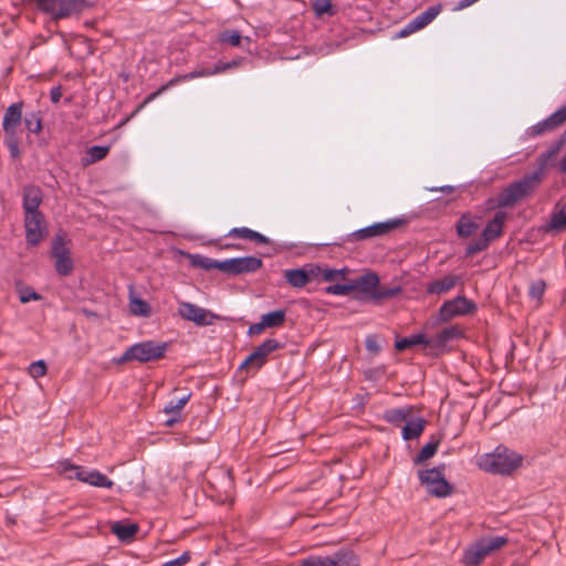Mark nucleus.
Returning a JSON list of instances; mask_svg holds the SVG:
<instances>
[{
    "label": "nucleus",
    "mask_w": 566,
    "mask_h": 566,
    "mask_svg": "<svg viewBox=\"0 0 566 566\" xmlns=\"http://www.w3.org/2000/svg\"><path fill=\"white\" fill-rule=\"evenodd\" d=\"M542 170L523 176L504 188L497 197L500 208L512 207L518 201L530 197L542 182Z\"/></svg>",
    "instance_id": "obj_1"
},
{
    "label": "nucleus",
    "mask_w": 566,
    "mask_h": 566,
    "mask_svg": "<svg viewBox=\"0 0 566 566\" xmlns=\"http://www.w3.org/2000/svg\"><path fill=\"white\" fill-rule=\"evenodd\" d=\"M522 463V455L499 446L491 453L483 454L479 460L480 469L493 474H510L516 470Z\"/></svg>",
    "instance_id": "obj_2"
},
{
    "label": "nucleus",
    "mask_w": 566,
    "mask_h": 566,
    "mask_svg": "<svg viewBox=\"0 0 566 566\" xmlns=\"http://www.w3.org/2000/svg\"><path fill=\"white\" fill-rule=\"evenodd\" d=\"M507 543L504 536L481 537L463 555L465 566H479L490 554L501 549Z\"/></svg>",
    "instance_id": "obj_3"
},
{
    "label": "nucleus",
    "mask_w": 566,
    "mask_h": 566,
    "mask_svg": "<svg viewBox=\"0 0 566 566\" xmlns=\"http://www.w3.org/2000/svg\"><path fill=\"white\" fill-rule=\"evenodd\" d=\"M57 469L67 479H76L92 486L111 489L114 485V482L99 471L87 470L71 463L69 460L59 462Z\"/></svg>",
    "instance_id": "obj_4"
},
{
    "label": "nucleus",
    "mask_w": 566,
    "mask_h": 566,
    "mask_svg": "<svg viewBox=\"0 0 566 566\" xmlns=\"http://www.w3.org/2000/svg\"><path fill=\"white\" fill-rule=\"evenodd\" d=\"M40 11L53 20L70 19L81 14L86 8L84 0H34Z\"/></svg>",
    "instance_id": "obj_5"
},
{
    "label": "nucleus",
    "mask_w": 566,
    "mask_h": 566,
    "mask_svg": "<svg viewBox=\"0 0 566 566\" xmlns=\"http://www.w3.org/2000/svg\"><path fill=\"white\" fill-rule=\"evenodd\" d=\"M168 345L164 342L145 340L128 347L118 361L137 360L139 363L155 361L164 357Z\"/></svg>",
    "instance_id": "obj_6"
},
{
    "label": "nucleus",
    "mask_w": 566,
    "mask_h": 566,
    "mask_svg": "<svg viewBox=\"0 0 566 566\" xmlns=\"http://www.w3.org/2000/svg\"><path fill=\"white\" fill-rule=\"evenodd\" d=\"M443 471L444 464L418 472V478L427 492L437 497H447L453 492V486L446 480Z\"/></svg>",
    "instance_id": "obj_7"
},
{
    "label": "nucleus",
    "mask_w": 566,
    "mask_h": 566,
    "mask_svg": "<svg viewBox=\"0 0 566 566\" xmlns=\"http://www.w3.org/2000/svg\"><path fill=\"white\" fill-rule=\"evenodd\" d=\"M298 566H358V559L350 549L340 548L331 555H311Z\"/></svg>",
    "instance_id": "obj_8"
},
{
    "label": "nucleus",
    "mask_w": 566,
    "mask_h": 566,
    "mask_svg": "<svg viewBox=\"0 0 566 566\" xmlns=\"http://www.w3.org/2000/svg\"><path fill=\"white\" fill-rule=\"evenodd\" d=\"M318 273H321L319 265L307 263L302 268L284 270L283 276L289 285L300 290L310 283L317 282Z\"/></svg>",
    "instance_id": "obj_9"
},
{
    "label": "nucleus",
    "mask_w": 566,
    "mask_h": 566,
    "mask_svg": "<svg viewBox=\"0 0 566 566\" xmlns=\"http://www.w3.org/2000/svg\"><path fill=\"white\" fill-rule=\"evenodd\" d=\"M178 314L186 321L195 323L197 326H209L219 318L211 311L200 307L190 302H179Z\"/></svg>",
    "instance_id": "obj_10"
},
{
    "label": "nucleus",
    "mask_w": 566,
    "mask_h": 566,
    "mask_svg": "<svg viewBox=\"0 0 566 566\" xmlns=\"http://www.w3.org/2000/svg\"><path fill=\"white\" fill-rule=\"evenodd\" d=\"M475 310V304L464 296H457L446 301L439 308L438 319L448 322L454 317L463 316Z\"/></svg>",
    "instance_id": "obj_11"
},
{
    "label": "nucleus",
    "mask_w": 566,
    "mask_h": 566,
    "mask_svg": "<svg viewBox=\"0 0 566 566\" xmlns=\"http://www.w3.org/2000/svg\"><path fill=\"white\" fill-rule=\"evenodd\" d=\"M221 265L222 272L237 275L258 271L262 266V260L252 255L231 258L223 260Z\"/></svg>",
    "instance_id": "obj_12"
},
{
    "label": "nucleus",
    "mask_w": 566,
    "mask_h": 566,
    "mask_svg": "<svg viewBox=\"0 0 566 566\" xmlns=\"http://www.w3.org/2000/svg\"><path fill=\"white\" fill-rule=\"evenodd\" d=\"M25 240L30 245H38L45 235L46 223L42 212L24 214Z\"/></svg>",
    "instance_id": "obj_13"
},
{
    "label": "nucleus",
    "mask_w": 566,
    "mask_h": 566,
    "mask_svg": "<svg viewBox=\"0 0 566 566\" xmlns=\"http://www.w3.org/2000/svg\"><path fill=\"white\" fill-rule=\"evenodd\" d=\"M277 348H280V343L276 339H265L241 363L240 369L247 366L260 369L266 363L268 356Z\"/></svg>",
    "instance_id": "obj_14"
},
{
    "label": "nucleus",
    "mask_w": 566,
    "mask_h": 566,
    "mask_svg": "<svg viewBox=\"0 0 566 566\" xmlns=\"http://www.w3.org/2000/svg\"><path fill=\"white\" fill-rule=\"evenodd\" d=\"M52 255L55 259V270L59 274L66 276L73 270V262L70 250L66 248L61 235H56L52 243Z\"/></svg>",
    "instance_id": "obj_15"
},
{
    "label": "nucleus",
    "mask_w": 566,
    "mask_h": 566,
    "mask_svg": "<svg viewBox=\"0 0 566 566\" xmlns=\"http://www.w3.org/2000/svg\"><path fill=\"white\" fill-rule=\"evenodd\" d=\"M400 223L401 221L397 219L377 222L371 226L354 231L350 234V238L353 240H367L370 238L382 237L398 228Z\"/></svg>",
    "instance_id": "obj_16"
},
{
    "label": "nucleus",
    "mask_w": 566,
    "mask_h": 566,
    "mask_svg": "<svg viewBox=\"0 0 566 566\" xmlns=\"http://www.w3.org/2000/svg\"><path fill=\"white\" fill-rule=\"evenodd\" d=\"M462 332L457 326L443 328L436 337L429 338V350L438 356L449 350V344L460 337Z\"/></svg>",
    "instance_id": "obj_17"
},
{
    "label": "nucleus",
    "mask_w": 566,
    "mask_h": 566,
    "mask_svg": "<svg viewBox=\"0 0 566 566\" xmlns=\"http://www.w3.org/2000/svg\"><path fill=\"white\" fill-rule=\"evenodd\" d=\"M43 200L42 191L39 187L28 185L22 189V208L24 214L39 213Z\"/></svg>",
    "instance_id": "obj_18"
},
{
    "label": "nucleus",
    "mask_w": 566,
    "mask_h": 566,
    "mask_svg": "<svg viewBox=\"0 0 566 566\" xmlns=\"http://www.w3.org/2000/svg\"><path fill=\"white\" fill-rule=\"evenodd\" d=\"M22 102L12 103L4 112L2 128L4 135H14L22 120Z\"/></svg>",
    "instance_id": "obj_19"
},
{
    "label": "nucleus",
    "mask_w": 566,
    "mask_h": 566,
    "mask_svg": "<svg viewBox=\"0 0 566 566\" xmlns=\"http://www.w3.org/2000/svg\"><path fill=\"white\" fill-rule=\"evenodd\" d=\"M507 219V213L505 211L499 210L494 214L493 219L490 220L484 227L482 234L490 242L500 238L503 233V227Z\"/></svg>",
    "instance_id": "obj_20"
},
{
    "label": "nucleus",
    "mask_w": 566,
    "mask_h": 566,
    "mask_svg": "<svg viewBox=\"0 0 566 566\" xmlns=\"http://www.w3.org/2000/svg\"><path fill=\"white\" fill-rule=\"evenodd\" d=\"M352 283L354 291L357 290L373 300L376 287L379 285V277L376 273L370 272L353 280Z\"/></svg>",
    "instance_id": "obj_21"
},
{
    "label": "nucleus",
    "mask_w": 566,
    "mask_h": 566,
    "mask_svg": "<svg viewBox=\"0 0 566 566\" xmlns=\"http://www.w3.org/2000/svg\"><path fill=\"white\" fill-rule=\"evenodd\" d=\"M227 237L245 239V240L254 241L259 244H268L269 243V239L265 235H263L262 233L254 231L250 228H247V227L232 228L227 233Z\"/></svg>",
    "instance_id": "obj_22"
},
{
    "label": "nucleus",
    "mask_w": 566,
    "mask_h": 566,
    "mask_svg": "<svg viewBox=\"0 0 566 566\" xmlns=\"http://www.w3.org/2000/svg\"><path fill=\"white\" fill-rule=\"evenodd\" d=\"M459 281L457 275H446L428 284L427 292L429 294H443L452 290Z\"/></svg>",
    "instance_id": "obj_23"
},
{
    "label": "nucleus",
    "mask_w": 566,
    "mask_h": 566,
    "mask_svg": "<svg viewBox=\"0 0 566 566\" xmlns=\"http://www.w3.org/2000/svg\"><path fill=\"white\" fill-rule=\"evenodd\" d=\"M547 230L554 232H563L566 230V205H557L554 208L547 224Z\"/></svg>",
    "instance_id": "obj_24"
},
{
    "label": "nucleus",
    "mask_w": 566,
    "mask_h": 566,
    "mask_svg": "<svg viewBox=\"0 0 566 566\" xmlns=\"http://www.w3.org/2000/svg\"><path fill=\"white\" fill-rule=\"evenodd\" d=\"M441 10L442 6L436 4L427 8L424 11L416 15L412 19V22L415 23L418 31L427 27L429 23H431L439 15Z\"/></svg>",
    "instance_id": "obj_25"
},
{
    "label": "nucleus",
    "mask_w": 566,
    "mask_h": 566,
    "mask_svg": "<svg viewBox=\"0 0 566 566\" xmlns=\"http://www.w3.org/2000/svg\"><path fill=\"white\" fill-rule=\"evenodd\" d=\"M424 426L426 420L422 418L407 420L401 431L402 439H417L422 433Z\"/></svg>",
    "instance_id": "obj_26"
},
{
    "label": "nucleus",
    "mask_w": 566,
    "mask_h": 566,
    "mask_svg": "<svg viewBox=\"0 0 566 566\" xmlns=\"http://www.w3.org/2000/svg\"><path fill=\"white\" fill-rule=\"evenodd\" d=\"M416 345H423L429 348V338L423 333H418L397 339L395 343L396 349L400 352Z\"/></svg>",
    "instance_id": "obj_27"
},
{
    "label": "nucleus",
    "mask_w": 566,
    "mask_h": 566,
    "mask_svg": "<svg viewBox=\"0 0 566 566\" xmlns=\"http://www.w3.org/2000/svg\"><path fill=\"white\" fill-rule=\"evenodd\" d=\"M556 129V126L553 122V118L548 116L547 118L536 123L535 125L531 126L526 130V135L528 137L535 138L538 137L545 133L552 132Z\"/></svg>",
    "instance_id": "obj_28"
},
{
    "label": "nucleus",
    "mask_w": 566,
    "mask_h": 566,
    "mask_svg": "<svg viewBox=\"0 0 566 566\" xmlns=\"http://www.w3.org/2000/svg\"><path fill=\"white\" fill-rule=\"evenodd\" d=\"M109 146H92L87 149L86 156L82 159L83 165H92L98 160L104 159L108 153Z\"/></svg>",
    "instance_id": "obj_29"
},
{
    "label": "nucleus",
    "mask_w": 566,
    "mask_h": 566,
    "mask_svg": "<svg viewBox=\"0 0 566 566\" xmlns=\"http://www.w3.org/2000/svg\"><path fill=\"white\" fill-rule=\"evenodd\" d=\"M410 412V408L407 407L392 408L385 411L384 419L389 423L398 426L401 422L407 421Z\"/></svg>",
    "instance_id": "obj_30"
},
{
    "label": "nucleus",
    "mask_w": 566,
    "mask_h": 566,
    "mask_svg": "<svg viewBox=\"0 0 566 566\" xmlns=\"http://www.w3.org/2000/svg\"><path fill=\"white\" fill-rule=\"evenodd\" d=\"M439 444H440V440L439 439H437V440L432 439L431 441L426 443L421 448L419 453L415 457L413 463L416 465H418V464L424 462L426 460L432 458L436 454V452H437V450L439 448Z\"/></svg>",
    "instance_id": "obj_31"
},
{
    "label": "nucleus",
    "mask_w": 566,
    "mask_h": 566,
    "mask_svg": "<svg viewBox=\"0 0 566 566\" xmlns=\"http://www.w3.org/2000/svg\"><path fill=\"white\" fill-rule=\"evenodd\" d=\"M479 228V223L473 221L469 216L463 214L457 223V233L459 237L468 238Z\"/></svg>",
    "instance_id": "obj_32"
},
{
    "label": "nucleus",
    "mask_w": 566,
    "mask_h": 566,
    "mask_svg": "<svg viewBox=\"0 0 566 566\" xmlns=\"http://www.w3.org/2000/svg\"><path fill=\"white\" fill-rule=\"evenodd\" d=\"M129 311L135 316L148 317L151 313L149 304L136 296L130 295Z\"/></svg>",
    "instance_id": "obj_33"
},
{
    "label": "nucleus",
    "mask_w": 566,
    "mask_h": 566,
    "mask_svg": "<svg viewBox=\"0 0 566 566\" xmlns=\"http://www.w3.org/2000/svg\"><path fill=\"white\" fill-rule=\"evenodd\" d=\"M285 317L286 313L284 310H276L261 316L263 325H265L266 327L281 326L284 323Z\"/></svg>",
    "instance_id": "obj_34"
},
{
    "label": "nucleus",
    "mask_w": 566,
    "mask_h": 566,
    "mask_svg": "<svg viewBox=\"0 0 566 566\" xmlns=\"http://www.w3.org/2000/svg\"><path fill=\"white\" fill-rule=\"evenodd\" d=\"M192 264L203 270H220L222 271V261L210 259L207 256L196 255L192 258Z\"/></svg>",
    "instance_id": "obj_35"
},
{
    "label": "nucleus",
    "mask_w": 566,
    "mask_h": 566,
    "mask_svg": "<svg viewBox=\"0 0 566 566\" xmlns=\"http://www.w3.org/2000/svg\"><path fill=\"white\" fill-rule=\"evenodd\" d=\"M190 397H191V394L189 392V394H186L182 397L178 398L177 400H170L164 407V412L180 416L181 409L189 401Z\"/></svg>",
    "instance_id": "obj_36"
},
{
    "label": "nucleus",
    "mask_w": 566,
    "mask_h": 566,
    "mask_svg": "<svg viewBox=\"0 0 566 566\" xmlns=\"http://www.w3.org/2000/svg\"><path fill=\"white\" fill-rule=\"evenodd\" d=\"M137 530L138 527L135 524H123L120 522L115 523L113 526V532L123 541L133 537Z\"/></svg>",
    "instance_id": "obj_37"
},
{
    "label": "nucleus",
    "mask_w": 566,
    "mask_h": 566,
    "mask_svg": "<svg viewBox=\"0 0 566 566\" xmlns=\"http://www.w3.org/2000/svg\"><path fill=\"white\" fill-rule=\"evenodd\" d=\"M218 40L220 43L239 46L241 44L242 36L238 30H223L218 34Z\"/></svg>",
    "instance_id": "obj_38"
},
{
    "label": "nucleus",
    "mask_w": 566,
    "mask_h": 566,
    "mask_svg": "<svg viewBox=\"0 0 566 566\" xmlns=\"http://www.w3.org/2000/svg\"><path fill=\"white\" fill-rule=\"evenodd\" d=\"M24 126L30 133L38 134L42 129V119L39 112L29 113L24 117Z\"/></svg>",
    "instance_id": "obj_39"
},
{
    "label": "nucleus",
    "mask_w": 566,
    "mask_h": 566,
    "mask_svg": "<svg viewBox=\"0 0 566 566\" xmlns=\"http://www.w3.org/2000/svg\"><path fill=\"white\" fill-rule=\"evenodd\" d=\"M312 8L317 17L335 14V10L333 9L331 0H314Z\"/></svg>",
    "instance_id": "obj_40"
},
{
    "label": "nucleus",
    "mask_w": 566,
    "mask_h": 566,
    "mask_svg": "<svg viewBox=\"0 0 566 566\" xmlns=\"http://www.w3.org/2000/svg\"><path fill=\"white\" fill-rule=\"evenodd\" d=\"M217 75L216 67L213 66H199L191 72L185 73L184 78L191 81L199 77H209Z\"/></svg>",
    "instance_id": "obj_41"
},
{
    "label": "nucleus",
    "mask_w": 566,
    "mask_h": 566,
    "mask_svg": "<svg viewBox=\"0 0 566 566\" xmlns=\"http://www.w3.org/2000/svg\"><path fill=\"white\" fill-rule=\"evenodd\" d=\"M489 244H490V241L485 237H483V234H481V237L478 240L471 242L467 247L465 254L468 256H471L476 253H480V252L486 250Z\"/></svg>",
    "instance_id": "obj_42"
},
{
    "label": "nucleus",
    "mask_w": 566,
    "mask_h": 566,
    "mask_svg": "<svg viewBox=\"0 0 566 566\" xmlns=\"http://www.w3.org/2000/svg\"><path fill=\"white\" fill-rule=\"evenodd\" d=\"M354 291V285L352 282L345 284H332L326 286L325 292L332 295H348Z\"/></svg>",
    "instance_id": "obj_43"
},
{
    "label": "nucleus",
    "mask_w": 566,
    "mask_h": 566,
    "mask_svg": "<svg viewBox=\"0 0 566 566\" xmlns=\"http://www.w3.org/2000/svg\"><path fill=\"white\" fill-rule=\"evenodd\" d=\"M400 292H401L400 286H395V287H390V289H378V286H377L376 291L374 293L373 301L379 302L385 298H390V297L398 295Z\"/></svg>",
    "instance_id": "obj_44"
},
{
    "label": "nucleus",
    "mask_w": 566,
    "mask_h": 566,
    "mask_svg": "<svg viewBox=\"0 0 566 566\" xmlns=\"http://www.w3.org/2000/svg\"><path fill=\"white\" fill-rule=\"evenodd\" d=\"M545 290H546L545 281L536 280L531 283L530 289H528V295L533 300L541 301Z\"/></svg>",
    "instance_id": "obj_45"
},
{
    "label": "nucleus",
    "mask_w": 566,
    "mask_h": 566,
    "mask_svg": "<svg viewBox=\"0 0 566 566\" xmlns=\"http://www.w3.org/2000/svg\"><path fill=\"white\" fill-rule=\"evenodd\" d=\"M244 61H245L244 57H238V59H234V60L229 61V62H222V61L217 62L214 64L217 75L221 74V73H224V72H227L229 70L239 67L240 65H242V63Z\"/></svg>",
    "instance_id": "obj_46"
},
{
    "label": "nucleus",
    "mask_w": 566,
    "mask_h": 566,
    "mask_svg": "<svg viewBox=\"0 0 566 566\" xmlns=\"http://www.w3.org/2000/svg\"><path fill=\"white\" fill-rule=\"evenodd\" d=\"M319 271L321 273L317 275V281L323 280L325 282H331L334 281L337 276H343L345 270H335L319 266Z\"/></svg>",
    "instance_id": "obj_47"
},
{
    "label": "nucleus",
    "mask_w": 566,
    "mask_h": 566,
    "mask_svg": "<svg viewBox=\"0 0 566 566\" xmlns=\"http://www.w3.org/2000/svg\"><path fill=\"white\" fill-rule=\"evenodd\" d=\"M4 145L8 147L11 157L18 158L20 156L18 135H4Z\"/></svg>",
    "instance_id": "obj_48"
},
{
    "label": "nucleus",
    "mask_w": 566,
    "mask_h": 566,
    "mask_svg": "<svg viewBox=\"0 0 566 566\" xmlns=\"http://www.w3.org/2000/svg\"><path fill=\"white\" fill-rule=\"evenodd\" d=\"M20 302L25 304V303H29L31 301H39L41 300V295L39 293H36L33 289L31 287H24L20 291Z\"/></svg>",
    "instance_id": "obj_49"
},
{
    "label": "nucleus",
    "mask_w": 566,
    "mask_h": 566,
    "mask_svg": "<svg viewBox=\"0 0 566 566\" xmlns=\"http://www.w3.org/2000/svg\"><path fill=\"white\" fill-rule=\"evenodd\" d=\"M29 371L34 378L42 377L46 373V365L43 360L34 361L30 365Z\"/></svg>",
    "instance_id": "obj_50"
},
{
    "label": "nucleus",
    "mask_w": 566,
    "mask_h": 566,
    "mask_svg": "<svg viewBox=\"0 0 566 566\" xmlns=\"http://www.w3.org/2000/svg\"><path fill=\"white\" fill-rule=\"evenodd\" d=\"M553 118V122L557 127L566 123V105L555 111L553 114L549 115Z\"/></svg>",
    "instance_id": "obj_51"
},
{
    "label": "nucleus",
    "mask_w": 566,
    "mask_h": 566,
    "mask_svg": "<svg viewBox=\"0 0 566 566\" xmlns=\"http://www.w3.org/2000/svg\"><path fill=\"white\" fill-rule=\"evenodd\" d=\"M365 345L367 350L374 354L379 353L381 349L378 339L375 336H368L365 340Z\"/></svg>",
    "instance_id": "obj_52"
},
{
    "label": "nucleus",
    "mask_w": 566,
    "mask_h": 566,
    "mask_svg": "<svg viewBox=\"0 0 566 566\" xmlns=\"http://www.w3.org/2000/svg\"><path fill=\"white\" fill-rule=\"evenodd\" d=\"M417 31L418 29L416 28L412 20H410L402 29L399 30V32L396 34V38H406Z\"/></svg>",
    "instance_id": "obj_53"
},
{
    "label": "nucleus",
    "mask_w": 566,
    "mask_h": 566,
    "mask_svg": "<svg viewBox=\"0 0 566 566\" xmlns=\"http://www.w3.org/2000/svg\"><path fill=\"white\" fill-rule=\"evenodd\" d=\"M190 560V554L185 552L179 557L165 563L163 566H181Z\"/></svg>",
    "instance_id": "obj_54"
},
{
    "label": "nucleus",
    "mask_w": 566,
    "mask_h": 566,
    "mask_svg": "<svg viewBox=\"0 0 566 566\" xmlns=\"http://www.w3.org/2000/svg\"><path fill=\"white\" fill-rule=\"evenodd\" d=\"M185 74L177 75L172 78H170L166 84L161 85V87H166V91L179 83L187 82L186 78H184Z\"/></svg>",
    "instance_id": "obj_55"
},
{
    "label": "nucleus",
    "mask_w": 566,
    "mask_h": 566,
    "mask_svg": "<svg viewBox=\"0 0 566 566\" xmlns=\"http://www.w3.org/2000/svg\"><path fill=\"white\" fill-rule=\"evenodd\" d=\"M62 97V90H61V86H54L51 88L50 91V98H51V102L56 104L60 102Z\"/></svg>",
    "instance_id": "obj_56"
},
{
    "label": "nucleus",
    "mask_w": 566,
    "mask_h": 566,
    "mask_svg": "<svg viewBox=\"0 0 566 566\" xmlns=\"http://www.w3.org/2000/svg\"><path fill=\"white\" fill-rule=\"evenodd\" d=\"M164 92H166V87H159L157 91L150 93L149 95L146 96L143 105L140 107H143L144 105L153 102L155 98H157L159 95H161Z\"/></svg>",
    "instance_id": "obj_57"
},
{
    "label": "nucleus",
    "mask_w": 566,
    "mask_h": 566,
    "mask_svg": "<svg viewBox=\"0 0 566 566\" xmlns=\"http://www.w3.org/2000/svg\"><path fill=\"white\" fill-rule=\"evenodd\" d=\"M266 326L263 325V321L261 319L259 323H255L250 326L249 333L250 334H259L261 333Z\"/></svg>",
    "instance_id": "obj_58"
},
{
    "label": "nucleus",
    "mask_w": 566,
    "mask_h": 566,
    "mask_svg": "<svg viewBox=\"0 0 566 566\" xmlns=\"http://www.w3.org/2000/svg\"><path fill=\"white\" fill-rule=\"evenodd\" d=\"M430 190H431V191H438V190H440V191H442V192H447V193H449V192H451V191L453 190V187H452V186H442V187H439V188H431Z\"/></svg>",
    "instance_id": "obj_59"
},
{
    "label": "nucleus",
    "mask_w": 566,
    "mask_h": 566,
    "mask_svg": "<svg viewBox=\"0 0 566 566\" xmlns=\"http://www.w3.org/2000/svg\"><path fill=\"white\" fill-rule=\"evenodd\" d=\"M559 170L563 172V174H566V157L563 158L560 161H559Z\"/></svg>",
    "instance_id": "obj_60"
},
{
    "label": "nucleus",
    "mask_w": 566,
    "mask_h": 566,
    "mask_svg": "<svg viewBox=\"0 0 566 566\" xmlns=\"http://www.w3.org/2000/svg\"><path fill=\"white\" fill-rule=\"evenodd\" d=\"M178 419H179V416L175 415V417L169 418V419L166 421V423H167L168 426H172L175 422H177V421H178Z\"/></svg>",
    "instance_id": "obj_61"
}]
</instances>
